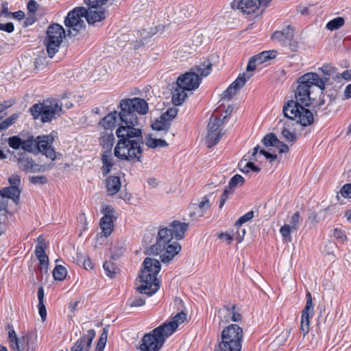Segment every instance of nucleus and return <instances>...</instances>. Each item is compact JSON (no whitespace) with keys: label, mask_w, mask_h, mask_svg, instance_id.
Returning <instances> with one entry per match:
<instances>
[{"label":"nucleus","mask_w":351,"mask_h":351,"mask_svg":"<svg viewBox=\"0 0 351 351\" xmlns=\"http://www.w3.org/2000/svg\"><path fill=\"white\" fill-rule=\"evenodd\" d=\"M189 227L186 223L173 221L169 228H160L158 231L156 241L154 245L148 247L154 235L150 232L145 233L143 236V243L145 245L149 254H159L162 263H168L177 255L181 250V246L176 241H172L174 237L177 240L182 239L184 233Z\"/></svg>","instance_id":"f257e3e1"},{"label":"nucleus","mask_w":351,"mask_h":351,"mask_svg":"<svg viewBox=\"0 0 351 351\" xmlns=\"http://www.w3.org/2000/svg\"><path fill=\"white\" fill-rule=\"evenodd\" d=\"M125 0H84L88 8L77 7L70 11L64 20V25L68 27V36H75L85 28L84 17L89 25H95L106 18L105 10L102 8L108 2L117 5Z\"/></svg>","instance_id":"f03ea898"},{"label":"nucleus","mask_w":351,"mask_h":351,"mask_svg":"<svg viewBox=\"0 0 351 351\" xmlns=\"http://www.w3.org/2000/svg\"><path fill=\"white\" fill-rule=\"evenodd\" d=\"M116 134L119 140L114 149V156L122 160L141 161L142 130L130 126L119 127Z\"/></svg>","instance_id":"7ed1b4c3"},{"label":"nucleus","mask_w":351,"mask_h":351,"mask_svg":"<svg viewBox=\"0 0 351 351\" xmlns=\"http://www.w3.org/2000/svg\"><path fill=\"white\" fill-rule=\"evenodd\" d=\"M143 264V269L139 276L141 285L136 288L138 294L133 295L128 300L130 307L143 306L145 304V298L141 294L149 297L156 293L160 288L159 280L156 278L161 268L159 261L147 257Z\"/></svg>","instance_id":"20e7f679"},{"label":"nucleus","mask_w":351,"mask_h":351,"mask_svg":"<svg viewBox=\"0 0 351 351\" xmlns=\"http://www.w3.org/2000/svg\"><path fill=\"white\" fill-rule=\"evenodd\" d=\"M298 86L295 91V98L301 104L308 106L311 104L312 88L313 86L323 88L322 80L318 78L316 73H307L301 76L298 80Z\"/></svg>","instance_id":"39448f33"},{"label":"nucleus","mask_w":351,"mask_h":351,"mask_svg":"<svg viewBox=\"0 0 351 351\" xmlns=\"http://www.w3.org/2000/svg\"><path fill=\"white\" fill-rule=\"evenodd\" d=\"M29 111L35 119L40 118L43 123H48L62 115V104L56 99H47L34 104Z\"/></svg>","instance_id":"423d86ee"},{"label":"nucleus","mask_w":351,"mask_h":351,"mask_svg":"<svg viewBox=\"0 0 351 351\" xmlns=\"http://www.w3.org/2000/svg\"><path fill=\"white\" fill-rule=\"evenodd\" d=\"M118 108H122V117H127L129 125L134 128L139 125L136 112L145 114L149 109L147 101L138 97L122 99Z\"/></svg>","instance_id":"0eeeda50"},{"label":"nucleus","mask_w":351,"mask_h":351,"mask_svg":"<svg viewBox=\"0 0 351 351\" xmlns=\"http://www.w3.org/2000/svg\"><path fill=\"white\" fill-rule=\"evenodd\" d=\"M300 101L289 100L283 106V114L290 120H296L302 126H307L313 122V113L303 106Z\"/></svg>","instance_id":"6e6552de"},{"label":"nucleus","mask_w":351,"mask_h":351,"mask_svg":"<svg viewBox=\"0 0 351 351\" xmlns=\"http://www.w3.org/2000/svg\"><path fill=\"white\" fill-rule=\"evenodd\" d=\"M46 34L44 44L49 57L52 58L58 51L66 33L62 25L53 23L48 27Z\"/></svg>","instance_id":"1a4fd4ad"},{"label":"nucleus","mask_w":351,"mask_h":351,"mask_svg":"<svg viewBox=\"0 0 351 351\" xmlns=\"http://www.w3.org/2000/svg\"><path fill=\"white\" fill-rule=\"evenodd\" d=\"M169 337V334H166L163 326L160 325L143 336L139 348L141 351H158Z\"/></svg>","instance_id":"9d476101"},{"label":"nucleus","mask_w":351,"mask_h":351,"mask_svg":"<svg viewBox=\"0 0 351 351\" xmlns=\"http://www.w3.org/2000/svg\"><path fill=\"white\" fill-rule=\"evenodd\" d=\"M120 110L113 111L105 116L98 123L99 126L104 128L106 131H112L117 125L119 127H130L127 117L122 119V108Z\"/></svg>","instance_id":"9b49d317"},{"label":"nucleus","mask_w":351,"mask_h":351,"mask_svg":"<svg viewBox=\"0 0 351 351\" xmlns=\"http://www.w3.org/2000/svg\"><path fill=\"white\" fill-rule=\"evenodd\" d=\"M243 337V328L235 324H230L222 330L221 335L222 341L239 346H241Z\"/></svg>","instance_id":"f8f14e48"},{"label":"nucleus","mask_w":351,"mask_h":351,"mask_svg":"<svg viewBox=\"0 0 351 351\" xmlns=\"http://www.w3.org/2000/svg\"><path fill=\"white\" fill-rule=\"evenodd\" d=\"M202 78L191 69L189 72L180 75L177 80V85L186 90H193L197 88L200 84Z\"/></svg>","instance_id":"ddd939ff"},{"label":"nucleus","mask_w":351,"mask_h":351,"mask_svg":"<svg viewBox=\"0 0 351 351\" xmlns=\"http://www.w3.org/2000/svg\"><path fill=\"white\" fill-rule=\"evenodd\" d=\"M54 138L52 135H43L37 136L36 150L45 155L47 158L55 160L56 154L53 147Z\"/></svg>","instance_id":"4468645a"},{"label":"nucleus","mask_w":351,"mask_h":351,"mask_svg":"<svg viewBox=\"0 0 351 351\" xmlns=\"http://www.w3.org/2000/svg\"><path fill=\"white\" fill-rule=\"evenodd\" d=\"M306 306L302 311L300 329L305 336L309 331L310 318L314 314V308L313 304V298L311 293L308 291L306 294Z\"/></svg>","instance_id":"2eb2a0df"},{"label":"nucleus","mask_w":351,"mask_h":351,"mask_svg":"<svg viewBox=\"0 0 351 351\" xmlns=\"http://www.w3.org/2000/svg\"><path fill=\"white\" fill-rule=\"evenodd\" d=\"M252 74H240L237 78L228 86V88L221 95V99L230 100L237 92L245 84L246 82L250 79Z\"/></svg>","instance_id":"dca6fc26"},{"label":"nucleus","mask_w":351,"mask_h":351,"mask_svg":"<svg viewBox=\"0 0 351 351\" xmlns=\"http://www.w3.org/2000/svg\"><path fill=\"white\" fill-rule=\"evenodd\" d=\"M210 195H205L198 200L197 203L191 204L189 207V217L197 220L203 217L205 213L210 208Z\"/></svg>","instance_id":"f3484780"},{"label":"nucleus","mask_w":351,"mask_h":351,"mask_svg":"<svg viewBox=\"0 0 351 351\" xmlns=\"http://www.w3.org/2000/svg\"><path fill=\"white\" fill-rule=\"evenodd\" d=\"M294 38V29L292 26L287 25L282 30L275 31L271 36L273 41L278 43L282 46H291Z\"/></svg>","instance_id":"a211bd4d"},{"label":"nucleus","mask_w":351,"mask_h":351,"mask_svg":"<svg viewBox=\"0 0 351 351\" xmlns=\"http://www.w3.org/2000/svg\"><path fill=\"white\" fill-rule=\"evenodd\" d=\"M219 324H226L230 321L237 322L241 320V315L235 311V306H223L218 311Z\"/></svg>","instance_id":"6ab92c4d"},{"label":"nucleus","mask_w":351,"mask_h":351,"mask_svg":"<svg viewBox=\"0 0 351 351\" xmlns=\"http://www.w3.org/2000/svg\"><path fill=\"white\" fill-rule=\"evenodd\" d=\"M10 347L14 351H35L36 346L32 335L27 334L19 337Z\"/></svg>","instance_id":"aec40b11"},{"label":"nucleus","mask_w":351,"mask_h":351,"mask_svg":"<svg viewBox=\"0 0 351 351\" xmlns=\"http://www.w3.org/2000/svg\"><path fill=\"white\" fill-rule=\"evenodd\" d=\"M8 182L10 186L2 189L1 193H3L4 194L10 193V194H12V200L17 204L19 202V197L21 195V191L19 189L21 184L20 176L18 175H12L9 178Z\"/></svg>","instance_id":"412c9836"},{"label":"nucleus","mask_w":351,"mask_h":351,"mask_svg":"<svg viewBox=\"0 0 351 351\" xmlns=\"http://www.w3.org/2000/svg\"><path fill=\"white\" fill-rule=\"evenodd\" d=\"M261 5V0H234L232 3V8H236L247 14L254 12Z\"/></svg>","instance_id":"4be33fe9"},{"label":"nucleus","mask_w":351,"mask_h":351,"mask_svg":"<svg viewBox=\"0 0 351 351\" xmlns=\"http://www.w3.org/2000/svg\"><path fill=\"white\" fill-rule=\"evenodd\" d=\"M95 336V330L93 329L88 330L86 335H83L75 343L71 351H89Z\"/></svg>","instance_id":"5701e85b"},{"label":"nucleus","mask_w":351,"mask_h":351,"mask_svg":"<svg viewBox=\"0 0 351 351\" xmlns=\"http://www.w3.org/2000/svg\"><path fill=\"white\" fill-rule=\"evenodd\" d=\"M319 70L322 71L323 76L320 77L318 75V78L322 80L324 83L323 88H319L321 90H324L326 88V85L332 84V81L331 80V77L332 79L339 78V74L336 72V69L330 64H326L319 68Z\"/></svg>","instance_id":"b1692460"},{"label":"nucleus","mask_w":351,"mask_h":351,"mask_svg":"<svg viewBox=\"0 0 351 351\" xmlns=\"http://www.w3.org/2000/svg\"><path fill=\"white\" fill-rule=\"evenodd\" d=\"M186 319V315L180 312L177 313L173 317V319L169 322H165L162 324L161 326H163V328L166 331V334H169V335H171L178 327V326L183 323L184 320Z\"/></svg>","instance_id":"393cba45"},{"label":"nucleus","mask_w":351,"mask_h":351,"mask_svg":"<svg viewBox=\"0 0 351 351\" xmlns=\"http://www.w3.org/2000/svg\"><path fill=\"white\" fill-rule=\"evenodd\" d=\"M170 126V122L162 115L152 124L153 130L158 132H163L166 134V137L168 139L172 138L174 136L173 133H169Z\"/></svg>","instance_id":"a878e982"},{"label":"nucleus","mask_w":351,"mask_h":351,"mask_svg":"<svg viewBox=\"0 0 351 351\" xmlns=\"http://www.w3.org/2000/svg\"><path fill=\"white\" fill-rule=\"evenodd\" d=\"M18 164L20 169L31 173L39 172L41 171V167L36 163L32 158H22L19 159Z\"/></svg>","instance_id":"bb28decb"},{"label":"nucleus","mask_w":351,"mask_h":351,"mask_svg":"<svg viewBox=\"0 0 351 351\" xmlns=\"http://www.w3.org/2000/svg\"><path fill=\"white\" fill-rule=\"evenodd\" d=\"M106 185L107 191L110 195L117 194L120 191L121 186L120 178L114 176H109L106 180Z\"/></svg>","instance_id":"cd10ccee"},{"label":"nucleus","mask_w":351,"mask_h":351,"mask_svg":"<svg viewBox=\"0 0 351 351\" xmlns=\"http://www.w3.org/2000/svg\"><path fill=\"white\" fill-rule=\"evenodd\" d=\"M102 172L104 176H107L111 171L112 167L114 165V159L110 150H106L101 155Z\"/></svg>","instance_id":"c85d7f7f"},{"label":"nucleus","mask_w":351,"mask_h":351,"mask_svg":"<svg viewBox=\"0 0 351 351\" xmlns=\"http://www.w3.org/2000/svg\"><path fill=\"white\" fill-rule=\"evenodd\" d=\"M35 254L36 258L39 260L40 264V269L42 271L45 270V271H47L48 269L49 258L45 253L43 245L38 244L36 246Z\"/></svg>","instance_id":"c756f323"},{"label":"nucleus","mask_w":351,"mask_h":351,"mask_svg":"<svg viewBox=\"0 0 351 351\" xmlns=\"http://www.w3.org/2000/svg\"><path fill=\"white\" fill-rule=\"evenodd\" d=\"M114 219L103 217L100 220V228L105 237H108L112 232Z\"/></svg>","instance_id":"7c9ffc66"},{"label":"nucleus","mask_w":351,"mask_h":351,"mask_svg":"<svg viewBox=\"0 0 351 351\" xmlns=\"http://www.w3.org/2000/svg\"><path fill=\"white\" fill-rule=\"evenodd\" d=\"M212 63L210 60H205L202 62L199 66H197L195 69H193L195 72L198 75L199 74L202 77H206L208 75L212 70Z\"/></svg>","instance_id":"2f4dec72"},{"label":"nucleus","mask_w":351,"mask_h":351,"mask_svg":"<svg viewBox=\"0 0 351 351\" xmlns=\"http://www.w3.org/2000/svg\"><path fill=\"white\" fill-rule=\"evenodd\" d=\"M276 55L277 51L272 50L263 51L256 56H254V57L256 58L258 64H261L267 62V60L275 58L276 57Z\"/></svg>","instance_id":"473e14b6"},{"label":"nucleus","mask_w":351,"mask_h":351,"mask_svg":"<svg viewBox=\"0 0 351 351\" xmlns=\"http://www.w3.org/2000/svg\"><path fill=\"white\" fill-rule=\"evenodd\" d=\"M185 90H184L178 86L175 89L172 96V103L175 106H180L184 102L187 97Z\"/></svg>","instance_id":"72a5a7b5"},{"label":"nucleus","mask_w":351,"mask_h":351,"mask_svg":"<svg viewBox=\"0 0 351 351\" xmlns=\"http://www.w3.org/2000/svg\"><path fill=\"white\" fill-rule=\"evenodd\" d=\"M222 135L223 134L221 131L208 132L206 140L208 147L210 148L215 146L219 141Z\"/></svg>","instance_id":"f704fd0d"},{"label":"nucleus","mask_w":351,"mask_h":351,"mask_svg":"<svg viewBox=\"0 0 351 351\" xmlns=\"http://www.w3.org/2000/svg\"><path fill=\"white\" fill-rule=\"evenodd\" d=\"M114 137L112 131H106V132L100 138V143L104 147H106L110 150L113 145Z\"/></svg>","instance_id":"c9c22d12"},{"label":"nucleus","mask_w":351,"mask_h":351,"mask_svg":"<svg viewBox=\"0 0 351 351\" xmlns=\"http://www.w3.org/2000/svg\"><path fill=\"white\" fill-rule=\"evenodd\" d=\"M241 346H234L229 343L221 341L218 345L215 346V351H241Z\"/></svg>","instance_id":"e433bc0d"},{"label":"nucleus","mask_w":351,"mask_h":351,"mask_svg":"<svg viewBox=\"0 0 351 351\" xmlns=\"http://www.w3.org/2000/svg\"><path fill=\"white\" fill-rule=\"evenodd\" d=\"M146 145L149 148L165 147L168 146L166 141L160 138H154L151 136L146 139Z\"/></svg>","instance_id":"4c0bfd02"},{"label":"nucleus","mask_w":351,"mask_h":351,"mask_svg":"<svg viewBox=\"0 0 351 351\" xmlns=\"http://www.w3.org/2000/svg\"><path fill=\"white\" fill-rule=\"evenodd\" d=\"M223 123V119L217 117L211 116L208 124V132H217Z\"/></svg>","instance_id":"58836bf2"},{"label":"nucleus","mask_w":351,"mask_h":351,"mask_svg":"<svg viewBox=\"0 0 351 351\" xmlns=\"http://www.w3.org/2000/svg\"><path fill=\"white\" fill-rule=\"evenodd\" d=\"M344 19L343 17L338 16L328 22L326 27L328 30L334 31L341 27L344 25Z\"/></svg>","instance_id":"ea45409f"},{"label":"nucleus","mask_w":351,"mask_h":351,"mask_svg":"<svg viewBox=\"0 0 351 351\" xmlns=\"http://www.w3.org/2000/svg\"><path fill=\"white\" fill-rule=\"evenodd\" d=\"M36 141L37 138H34L33 136L28 138L27 140L22 141V149L29 152H33L36 150Z\"/></svg>","instance_id":"a19ab883"},{"label":"nucleus","mask_w":351,"mask_h":351,"mask_svg":"<svg viewBox=\"0 0 351 351\" xmlns=\"http://www.w3.org/2000/svg\"><path fill=\"white\" fill-rule=\"evenodd\" d=\"M67 274L66 269L62 265H57L53 271V276L56 280H63Z\"/></svg>","instance_id":"79ce46f5"},{"label":"nucleus","mask_w":351,"mask_h":351,"mask_svg":"<svg viewBox=\"0 0 351 351\" xmlns=\"http://www.w3.org/2000/svg\"><path fill=\"white\" fill-rule=\"evenodd\" d=\"M245 180L241 175L236 174L230 180L228 189L232 192L234 188L242 186Z\"/></svg>","instance_id":"37998d69"},{"label":"nucleus","mask_w":351,"mask_h":351,"mask_svg":"<svg viewBox=\"0 0 351 351\" xmlns=\"http://www.w3.org/2000/svg\"><path fill=\"white\" fill-rule=\"evenodd\" d=\"M262 141L263 144L267 147H276L278 146V143H280V141L274 133H269L266 134L263 138Z\"/></svg>","instance_id":"c03bdc74"},{"label":"nucleus","mask_w":351,"mask_h":351,"mask_svg":"<svg viewBox=\"0 0 351 351\" xmlns=\"http://www.w3.org/2000/svg\"><path fill=\"white\" fill-rule=\"evenodd\" d=\"M281 133L287 142L291 143V145H293L295 142L297 137L295 132L289 131L287 128H286L284 126Z\"/></svg>","instance_id":"a18cd8bd"},{"label":"nucleus","mask_w":351,"mask_h":351,"mask_svg":"<svg viewBox=\"0 0 351 351\" xmlns=\"http://www.w3.org/2000/svg\"><path fill=\"white\" fill-rule=\"evenodd\" d=\"M11 195L12 194H10V193L4 194L1 193V190L0 191V210L6 211L8 205V199H12Z\"/></svg>","instance_id":"49530a36"},{"label":"nucleus","mask_w":351,"mask_h":351,"mask_svg":"<svg viewBox=\"0 0 351 351\" xmlns=\"http://www.w3.org/2000/svg\"><path fill=\"white\" fill-rule=\"evenodd\" d=\"M105 274L110 278H114L116 274V269L114 264L111 262H105L103 265Z\"/></svg>","instance_id":"de8ad7c7"},{"label":"nucleus","mask_w":351,"mask_h":351,"mask_svg":"<svg viewBox=\"0 0 351 351\" xmlns=\"http://www.w3.org/2000/svg\"><path fill=\"white\" fill-rule=\"evenodd\" d=\"M293 230H295L291 226L285 224L280 228V232L285 240L291 241L290 233Z\"/></svg>","instance_id":"09e8293b"},{"label":"nucleus","mask_w":351,"mask_h":351,"mask_svg":"<svg viewBox=\"0 0 351 351\" xmlns=\"http://www.w3.org/2000/svg\"><path fill=\"white\" fill-rule=\"evenodd\" d=\"M17 118L18 115L14 114L8 119H6L5 121L0 123V131L6 130L8 127L12 125L17 119Z\"/></svg>","instance_id":"8fccbe9b"},{"label":"nucleus","mask_w":351,"mask_h":351,"mask_svg":"<svg viewBox=\"0 0 351 351\" xmlns=\"http://www.w3.org/2000/svg\"><path fill=\"white\" fill-rule=\"evenodd\" d=\"M254 217V212L250 211L245 214L244 215L241 216L236 222L234 224L235 227H240L244 223L249 221Z\"/></svg>","instance_id":"3c124183"},{"label":"nucleus","mask_w":351,"mask_h":351,"mask_svg":"<svg viewBox=\"0 0 351 351\" xmlns=\"http://www.w3.org/2000/svg\"><path fill=\"white\" fill-rule=\"evenodd\" d=\"M101 212L104 215L103 217H106L108 219H112L114 220L116 219V217L114 216V210L112 206L108 205L103 206Z\"/></svg>","instance_id":"603ef678"},{"label":"nucleus","mask_w":351,"mask_h":351,"mask_svg":"<svg viewBox=\"0 0 351 351\" xmlns=\"http://www.w3.org/2000/svg\"><path fill=\"white\" fill-rule=\"evenodd\" d=\"M8 144L12 148L18 149L20 147H22V140L19 136H14L9 138Z\"/></svg>","instance_id":"864d4df0"},{"label":"nucleus","mask_w":351,"mask_h":351,"mask_svg":"<svg viewBox=\"0 0 351 351\" xmlns=\"http://www.w3.org/2000/svg\"><path fill=\"white\" fill-rule=\"evenodd\" d=\"M178 109L175 107L169 108L162 116L168 120L170 123L177 116Z\"/></svg>","instance_id":"5fc2aeb1"},{"label":"nucleus","mask_w":351,"mask_h":351,"mask_svg":"<svg viewBox=\"0 0 351 351\" xmlns=\"http://www.w3.org/2000/svg\"><path fill=\"white\" fill-rule=\"evenodd\" d=\"M11 12L8 11V3L4 1L1 4V10L0 12V18L9 19L11 17Z\"/></svg>","instance_id":"6e6d98bb"},{"label":"nucleus","mask_w":351,"mask_h":351,"mask_svg":"<svg viewBox=\"0 0 351 351\" xmlns=\"http://www.w3.org/2000/svg\"><path fill=\"white\" fill-rule=\"evenodd\" d=\"M237 230L235 232V234H233L234 238L237 241V243H241L245 237V230L244 228H241L240 227H235Z\"/></svg>","instance_id":"4d7b16f0"},{"label":"nucleus","mask_w":351,"mask_h":351,"mask_svg":"<svg viewBox=\"0 0 351 351\" xmlns=\"http://www.w3.org/2000/svg\"><path fill=\"white\" fill-rule=\"evenodd\" d=\"M258 149L259 146L257 145L253 149L252 154H248V155H245L243 156L244 160H252L256 161L258 160L256 156L258 155Z\"/></svg>","instance_id":"13d9d810"},{"label":"nucleus","mask_w":351,"mask_h":351,"mask_svg":"<svg viewBox=\"0 0 351 351\" xmlns=\"http://www.w3.org/2000/svg\"><path fill=\"white\" fill-rule=\"evenodd\" d=\"M29 181L31 183L34 184H45L47 182V179L44 176H32L29 178Z\"/></svg>","instance_id":"bf43d9fd"},{"label":"nucleus","mask_w":351,"mask_h":351,"mask_svg":"<svg viewBox=\"0 0 351 351\" xmlns=\"http://www.w3.org/2000/svg\"><path fill=\"white\" fill-rule=\"evenodd\" d=\"M341 194L343 197H351V185L350 184H346L341 189Z\"/></svg>","instance_id":"052dcab7"},{"label":"nucleus","mask_w":351,"mask_h":351,"mask_svg":"<svg viewBox=\"0 0 351 351\" xmlns=\"http://www.w3.org/2000/svg\"><path fill=\"white\" fill-rule=\"evenodd\" d=\"M0 30L4 31L8 33H12L14 30V24L11 22L5 24L0 23Z\"/></svg>","instance_id":"680f3d73"},{"label":"nucleus","mask_w":351,"mask_h":351,"mask_svg":"<svg viewBox=\"0 0 351 351\" xmlns=\"http://www.w3.org/2000/svg\"><path fill=\"white\" fill-rule=\"evenodd\" d=\"M299 219H300V213L299 212H296L295 213H294V215L291 217V219L290 221L291 224L289 226H291L292 227V228H293L294 230H296L298 228V226L299 224Z\"/></svg>","instance_id":"e2e57ef3"},{"label":"nucleus","mask_w":351,"mask_h":351,"mask_svg":"<svg viewBox=\"0 0 351 351\" xmlns=\"http://www.w3.org/2000/svg\"><path fill=\"white\" fill-rule=\"evenodd\" d=\"M232 193V191H230L228 189H226L223 191V193L221 194L220 202H219V208H221L226 200L228 198V196L230 194Z\"/></svg>","instance_id":"0e129e2a"},{"label":"nucleus","mask_w":351,"mask_h":351,"mask_svg":"<svg viewBox=\"0 0 351 351\" xmlns=\"http://www.w3.org/2000/svg\"><path fill=\"white\" fill-rule=\"evenodd\" d=\"M257 64L258 63L257 61L256 60V58L254 56L250 58L246 67L247 72L254 71L256 68Z\"/></svg>","instance_id":"69168bd1"},{"label":"nucleus","mask_w":351,"mask_h":351,"mask_svg":"<svg viewBox=\"0 0 351 351\" xmlns=\"http://www.w3.org/2000/svg\"><path fill=\"white\" fill-rule=\"evenodd\" d=\"M38 8V4L34 0H30L27 5L28 11L31 13H35Z\"/></svg>","instance_id":"338daca9"},{"label":"nucleus","mask_w":351,"mask_h":351,"mask_svg":"<svg viewBox=\"0 0 351 351\" xmlns=\"http://www.w3.org/2000/svg\"><path fill=\"white\" fill-rule=\"evenodd\" d=\"M218 237L221 239H223L230 243L234 239V235L227 232H221L218 235Z\"/></svg>","instance_id":"774afa93"}]
</instances>
